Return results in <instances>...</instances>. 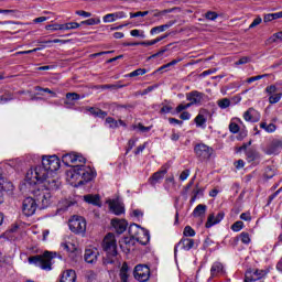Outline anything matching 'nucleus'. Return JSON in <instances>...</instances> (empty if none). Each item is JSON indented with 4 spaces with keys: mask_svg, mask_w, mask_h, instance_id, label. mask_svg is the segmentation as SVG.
Returning <instances> with one entry per match:
<instances>
[{
    "mask_svg": "<svg viewBox=\"0 0 282 282\" xmlns=\"http://www.w3.org/2000/svg\"><path fill=\"white\" fill-rule=\"evenodd\" d=\"M164 175H166V170H160V171L155 172L149 178V184H151V186H155V184H160L164 180Z\"/></svg>",
    "mask_w": 282,
    "mask_h": 282,
    "instance_id": "f3484780",
    "label": "nucleus"
},
{
    "mask_svg": "<svg viewBox=\"0 0 282 282\" xmlns=\"http://www.w3.org/2000/svg\"><path fill=\"white\" fill-rule=\"evenodd\" d=\"M72 177L76 180L79 186H83V184H87V182H91L96 177V172L82 163L80 165H75Z\"/></svg>",
    "mask_w": 282,
    "mask_h": 282,
    "instance_id": "7ed1b4c3",
    "label": "nucleus"
},
{
    "mask_svg": "<svg viewBox=\"0 0 282 282\" xmlns=\"http://www.w3.org/2000/svg\"><path fill=\"white\" fill-rule=\"evenodd\" d=\"M133 147H135V140L134 139H130L128 141V147L126 149V153H129V151H131L133 149Z\"/></svg>",
    "mask_w": 282,
    "mask_h": 282,
    "instance_id": "774afa93",
    "label": "nucleus"
},
{
    "mask_svg": "<svg viewBox=\"0 0 282 282\" xmlns=\"http://www.w3.org/2000/svg\"><path fill=\"white\" fill-rule=\"evenodd\" d=\"M44 188H37L33 191V195L40 205V208H48L52 205V192L61 188V181L48 176L44 181Z\"/></svg>",
    "mask_w": 282,
    "mask_h": 282,
    "instance_id": "f257e3e1",
    "label": "nucleus"
},
{
    "mask_svg": "<svg viewBox=\"0 0 282 282\" xmlns=\"http://www.w3.org/2000/svg\"><path fill=\"white\" fill-rule=\"evenodd\" d=\"M100 89H122V85H118V84H106V85H101Z\"/></svg>",
    "mask_w": 282,
    "mask_h": 282,
    "instance_id": "37998d69",
    "label": "nucleus"
},
{
    "mask_svg": "<svg viewBox=\"0 0 282 282\" xmlns=\"http://www.w3.org/2000/svg\"><path fill=\"white\" fill-rule=\"evenodd\" d=\"M265 275V272H263L262 270H253V276L256 279V281H259V279H263V276Z\"/></svg>",
    "mask_w": 282,
    "mask_h": 282,
    "instance_id": "bf43d9fd",
    "label": "nucleus"
},
{
    "mask_svg": "<svg viewBox=\"0 0 282 282\" xmlns=\"http://www.w3.org/2000/svg\"><path fill=\"white\" fill-rule=\"evenodd\" d=\"M219 14H217V12L215 11H208L207 13H205V19H207V21H215L216 19H218Z\"/></svg>",
    "mask_w": 282,
    "mask_h": 282,
    "instance_id": "a18cd8bd",
    "label": "nucleus"
},
{
    "mask_svg": "<svg viewBox=\"0 0 282 282\" xmlns=\"http://www.w3.org/2000/svg\"><path fill=\"white\" fill-rule=\"evenodd\" d=\"M67 100H80V95L78 93H67Z\"/></svg>",
    "mask_w": 282,
    "mask_h": 282,
    "instance_id": "603ef678",
    "label": "nucleus"
},
{
    "mask_svg": "<svg viewBox=\"0 0 282 282\" xmlns=\"http://www.w3.org/2000/svg\"><path fill=\"white\" fill-rule=\"evenodd\" d=\"M100 23L99 19L90 18L88 20L82 21L80 25H98Z\"/></svg>",
    "mask_w": 282,
    "mask_h": 282,
    "instance_id": "79ce46f5",
    "label": "nucleus"
},
{
    "mask_svg": "<svg viewBox=\"0 0 282 282\" xmlns=\"http://www.w3.org/2000/svg\"><path fill=\"white\" fill-rule=\"evenodd\" d=\"M10 100H14V97L10 93L0 96V105H6V102H10Z\"/></svg>",
    "mask_w": 282,
    "mask_h": 282,
    "instance_id": "4c0bfd02",
    "label": "nucleus"
},
{
    "mask_svg": "<svg viewBox=\"0 0 282 282\" xmlns=\"http://www.w3.org/2000/svg\"><path fill=\"white\" fill-rule=\"evenodd\" d=\"M248 162H254V160H259V152L254 149H249L246 152Z\"/></svg>",
    "mask_w": 282,
    "mask_h": 282,
    "instance_id": "7c9ffc66",
    "label": "nucleus"
},
{
    "mask_svg": "<svg viewBox=\"0 0 282 282\" xmlns=\"http://www.w3.org/2000/svg\"><path fill=\"white\" fill-rule=\"evenodd\" d=\"M159 85L155 84L153 86H149L148 88H145L142 93H140V96H147V94H151V91L158 89Z\"/></svg>",
    "mask_w": 282,
    "mask_h": 282,
    "instance_id": "864d4df0",
    "label": "nucleus"
},
{
    "mask_svg": "<svg viewBox=\"0 0 282 282\" xmlns=\"http://www.w3.org/2000/svg\"><path fill=\"white\" fill-rule=\"evenodd\" d=\"M173 25H175V21H169L165 24L152 28L150 31V34L153 35V34H160V32H166V30H169V28H173Z\"/></svg>",
    "mask_w": 282,
    "mask_h": 282,
    "instance_id": "4be33fe9",
    "label": "nucleus"
},
{
    "mask_svg": "<svg viewBox=\"0 0 282 282\" xmlns=\"http://www.w3.org/2000/svg\"><path fill=\"white\" fill-rule=\"evenodd\" d=\"M224 217H226V214L224 212H219L216 216L215 214H210L205 224V228H213V226L219 224L224 219Z\"/></svg>",
    "mask_w": 282,
    "mask_h": 282,
    "instance_id": "ddd939ff",
    "label": "nucleus"
},
{
    "mask_svg": "<svg viewBox=\"0 0 282 282\" xmlns=\"http://www.w3.org/2000/svg\"><path fill=\"white\" fill-rule=\"evenodd\" d=\"M69 230L75 235H85L87 232V220L83 216H73L68 220Z\"/></svg>",
    "mask_w": 282,
    "mask_h": 282,
    "instance_id": "423d86ee",
    "label": "nucleus"
},
{
    "mask_svg": "<svg viewBox=\"0 0 282 282\" xmlns=\"http://www.w3.org/2000/svg\"><path fill=\"white\" fill-rule=\"evenodd\" d=\"M72 206H74V202L68 199H62L57 205V213L59 215H63V213L67 212V209Z\"/></svg>",
    "mask_w": 282,
    "mask_h": 282,
    "instance_id": "b1692460",
    "label": "nucleus"
},
{
    "mask_svg": "<svg viewBox=\"0 0 282 282\" xmlns=\"http://www.w3.org/2000/svg\"><path fill=\"white\" fill-rule=\"evenodd\" d=\"M147 74L145 68H138L127 75L128 78H135V76H144Z\"/></svg>",
    "mask_w": 282,
    "mask_h": 282,
    "instance_id": "f704fd0d",
    "label": "nucleus"
},
{
    "mask_svg": "<svg viewBox=\"0 0 282 282\" xmlns=\"http://www.w3.org/2000/svg\"><path fill=\"white\" fill-rule=\"evenodd\" d=\"M261 21H263V19H261V17L256 18L252 23L249 25L250 30H252V28H257V25H261Z\"/></svg>",
    "mask_w": 282,
    "mask_h": 282,
    "instance_id": "e2e57ef3",
    "label": "nucleus"
},
{
    "mask_svg": "<svg viewBox=\"0 0 282 282\" xmlns=\"http://www.w3.org/2000/svg\"><path fill=\"white\" fill-rule=\"evenodd\" d=\"M56 257V253L52 251H45L43 254L29 257L28 261L31 265H36L41 270L50 272L52 270V259Z\"/></svg>",
    "mask_w": 282,
    "mask_h": 282,
    "instance_id": "20e7f679",
    "label": "nucleus"
},
{
    "mask_svg": "<svg viewBox=\"0 0 282 282\" xmlns=\"http://www.w3.org/2000/svg\"><path fill=\"white\" fill-rule=\"evenodd\" d=\"M265 91L267 94H269L270 96H273L274 94H276V91H279V88H276L275 85H271V86H268L265 88Z\"/></svg>",
    "mask_w": 282,
    "mask_h": 282,
    "instance_id": "5fc2aeb1",
    "label": "nucleus"
},
{
    "mask_svg": "<svg viewBox=\"0 0 282 282\" xmlns=\"http://www.w3.org/2000/svg\"><path fill=\"white\" fill-rule=\"evenodd\" d=\"M206 116L202 111L194 119L196 127H200L202 129H206Z\"/></svg>",
    "mask_w": 282,
    "mask_h": 282,
    "instance_id": "c756f323",
    "label": "nucleus"
},
{
    "mask_svg": "<svg viewBox=\"0 0 282 282\" xmlns=\"http://www.w3.org/2000/svg\"><path fill=\"white\" fill-rule=\"evenodd\" d=\"M110 206V210L115 214V215H122V213H124V207L122 205H120V203L112 200L109 204Z\"/></svg>",
    "mask_w": 282,
    "mask_h": 282,
    "instance_id": "cd10ccee",
    "label": "nucleus"
},
{
    "mask_svg": "<svg viewBox=\"0 0 282 282\" xmlns=\"http://www.w3.org/2000/svg\"><path fill=\"white\" fill-rule=\"evenodd\" d=\"M42 164L51 172V175L61 169V160L56 155L43 156Z\"/></svg>",
    "mask_w": 282,
    "mask_h": 282,
    "instance_id": "1a4fd4ad",
    "label": "nucleus"
},
{
    "mask_svg": "<svg viewBox=\"0 0 282 282\" xmlns=\"http://www.w3.org/2000/svg\"><path fill=\"white\" fill-rule=\"evenodd\" d=\"M239 237H240V241H242L246 246L250 243V234L242 231Z\"/></svg>",
    "mask_w": 282,
    "mask_h": 282,
    "instance_id": "c03bdc74",
    "label": "nucleus"
},
{
    "mask_svg": "<svg viewBox=\"0 0 282 282\" xmlns=\"http://www.w3.org/2000/svg\"><path fill=\"white\" fill-rule=\"evenodd\" d=\"M282 98V93H275L273 95H270L269 102L270 105H276Z\"/></svg>",
    "mask_w": 282,
    "mask_h": 282,
    "instance_id": "c9c22d12",
    "label": "nucleus"
},
{
    "mask_svg": "<svg viewBox=\"0 0 282 282\" xmlns=\"http://www.w3.org/2000/svg\"><path fill=\"white\" fill-rule=\"evenodd\" d=\"M61 282H76V271L67 270L62 274Z\"/></svg>",
    "mask_w": 282,
    "mask_h": 282,
    "instance_id": "a878e982",
    "label": "nucleus"
},
{
    "mask_svg": "<svg viewBox=\"0 0 282 282\" xmlns=\"http://www.w3.org/2000/svg\"><path fill=\"white\" fill-rule=\"evenodd\" d=\"M111 226L115 228L117 235H122V232L127 230L128 224L124 219L113 218L111 220Z\"/></svg>",
    "mask_w": 282,
    "mask_h": 282,
    "instance_id": "2eb2a0df",
    "label": "nucleus"
},
{
    "mask_svg": "<svg viewBox=\"0 0 282 282\" xmlns=\"http://www.w3.org/2000/svg\"><path fill=\"white\" fill-rule=\"evenodd\" d=\"M252 281H257L254 279V272L252 269H249L246 274H245V282H252Z\"/></svg>",
    "mask_w": 282,
    "mask_h": 282,
    "instance_id": "58836bf2",
    "label": "nucleus"
},
{
    "mask_svg": "<svg viewBox=\"0 0 282 282\" xmlns=\"http://www.w3.org/2000/svg\"><path fill=\"white\" fill-rule=\"evenodd\" d=\"M247 63H250V57L245 56V57H241L239 61H237L235 65H246Z\"/></svg>",
    "mask_w": 282,
    "mask_h": 282,
    "instance_id": "69168bd1",
    "label": "nucleus"
},
{
    "mask_svg": "<svg viewBox=\"0 0 282 282\" xmlns=\"http://www.w3.org/2000/svg\"><path fill=\"white\" fill-rule=\"evenodd\" d=\"M186 99L189 101L191 107H193V105H199V102H202L204 99V94L193 90L186 95Z\"/></svg>",
    "mask_w": 282,
    "mask_h": 282,
    "instance_id": "4468645a",
    "label": "nucleus"
},
{
    "mask_svg": "<svg viewBox=\"0 0 282 282\" xmlns=\"http://www.w3.org/2000/svg\"><path fill=\"white\" fill-rule=\"evenodd\" d=\"M169 51V47H164L161 51H159L158 53L151 55L150 57H148V61H151V58H158L159 56H162L165 52Z\"/></svg>",
    "mask_w": 282,
    "mask_h": 282,
    "instance_id": "4d7b16f0",
    "label": "nucleus"
},
{
    "mask_svg": "<svg viewBox=\"0 0 282 282\" xmlns=\"http://www.w3.org/2000/svg\"><path fill=\"white\" fill-rule=\"evenodd\" d=\"M269 43H276V41H282V32L274 33L271 37H269Z\"/></svg>",
    "mask_w": 282,
    "mask_h": 282,
    "instance_id": "49530a36",
    "label": "nucleus"
},
{
    "mask_svg": "<svg viewBox=\"0 0 282 282\" xmlns=\"http://www.w3.org/2000/svg\"><path fill=\"white\" fill-rule=\"evenodd\" d=\"M243 229V221L238 220L236 221L232 226H231V230H234V232H239V230Z\"/></svg>",
    "mask_w": 282,
    "mask_h": 282,
    "instance_id": "09e8293b",
    "label": "nucleus"
},
{
    "mask_svg": "<svg viewBox=\"0 0 282 282\" xmlns=\"http://www.w3.org/2000/svg\"><path fill=\"white\" fill-rule=\"evenodd\" d=\"M62 162L65 166H80V164H85V159L82 154L78 153H66L62 156Z\"/></svg>",
    "mask_w": 282,
    "mask_h": 282,
    "instance_id": "0eeeda50",
    "label": "nucleus"
},
{
    "mask_svg": "<svg viewBox=\"0 0 282 282\" xmlns=\"http://www.w3.org/2000/svg\"><path fill=\"white\" fill-rule=\"evenodd\" d=\"M184 237H195V229L191 228V226H186L183 231Z\"/></svg>",
    "mask_w": 282,
    "mask_h": 282,
    "instance_id": "de8ad7c7",
    "label": "nucleus"
},
{
    "mask_svg": "<svg viewBox=\"0 0 282 282\" xmlns=\"http://www.w3.org/2000/svg\"><path fill=\"white\" fill-rule=\"evenodd\" d=\"M195 246V240L192 238L183 237L180 242L174 248V254H177V249L181 248V250H193V247Z\"/></svg>",
    "mask_w": 282,
    "mask_h": 282,
    "instance_id": "f8f14e48",
    "label": "nucleus"
},
{
    "mask_svg": "<svg viewBox=\"0 0 282 282\" xmlns=\"http://www.w3.org/2000/svg\"><path fill=\"white\" fill-rule=\"evenodd\" d=\"M78 28H80V23L78 22H67L62 24V31L78 30Z\"/></svg>",
    "mask_w": 282,
    "mask_h": 282,
    "instance_id": "473e14b6",
    "label": "nucleus"
},
{
    "mask_svg": "<svg viewBox=\"0 0 282 282\" xmlns=\"http://www.w3.org/2000/svg\"><path fill=\"white\" fill-rule=\"evenodd\" d=\"M63 24L59 23H54V24H48L45 26V30H51V32H56L58 30L63 31Z\"/></svg>",
    "mask_w": 282,
    "mask_h": 282,
    "instance_id": "a19ab883",
    "label": "nucleus"
},
{
    "mask_svg": "<svg viewBox=\"0 0 282 282\" xmlns=\"http://www.w3.org/2000/svg\"><path fill=\"white\" fill-rule=\"evenodd\" d=\"M35 91H44L45 94H51V96H53V98H56V93H54L52 89L50 88H43L41 86H36L35 87Z\"/></svg>",
    "mask_w": 282,
    "mask_h": 282,
    "instance_id": "8fccbe9b",
    "label": "nucleus"
},
{
    "mask_svg": "<svg viewBox=\"0 0 282 282\" xmlns=\"http://www.w3.org/2000/svg\"><path fill=\"white\" fill-rule=\"evenodd\" d=\"M41 206L36 198L26 197L22 203V213L25 217H32L36 213V208Z\"/></svg>",
    "mask_w": 282,
    "mask_h": 282,
    "instance_id": "6e6552de",
    "label": "nucleus"
},
{
    "mask_svg": "<svg viewBox=\"0 0 282 282\" xmlns=\"http://www.w3.org/2000/svg\"><path fill=\"white\" fill-rule=\"evenodd\" d=\"M240 219H242V221H251L252 220V216H250V213H242L240 215Z\"/></svg>",
    "mask_w": 282,
    "mask_h": 282,
    "instance_id": "338daca9",
    "label": "nucleus"
},
{
    "mask_svg": "<svg viewBox=\"0 0 282 282\" xmlns=\"http://www.w3.org/2000/svg\"><path fill=\"white\" fill-rule=\"evenodd\" d=\"M135 241H138L139 243H141V246H147V243H149V241H151V236L149 235V231L147 230H141L139 236L134 238Z\"/></svg>",
    "mask_w": 282,
    "mask_h": 282,
    "instance_id": "393cba45",
    "label": "nucleus"
},
{
    "mask_svg": "<svg viewBox=\"0 0 282 282\" xmlns=\"http://www.w3.org/2000/svg\"><path fill=\"white\" fill-rule=\"evenodd\" d=\"M118 19H124V12H116V13H108L104 17V23H113V21H118Z\"/></svg>",
    "mask_w": 282,
    "mask_h": 282,
    "instance_id": "aec40b11",
    "label": "nucleus"
},
{
    "mask_svg": "<svg viewBox=\"0 0 282 282\" xmlns=\"http://www.w3.org/2000/svg\"><path fill=\"white\" fill-rule=\"evenodd\" d=\"M84 200L87 204H93V206H102V203H100V195L98 194H88L84 196Z\"/></svg>",
    "mask_w": 282,
    "mask_h": 282,
    "instance_id": "5701e85b",
    "label": "nucleus"
},
{
    "mask_svg": "<svg viewBox=\"0 0 282 282\" xmlns=\"http://www.w3.org/2000/svg\"><path fill=\"white\" fill-rule=\"evenodd\" d=\"M188 107H191V104H181L176 107V113H182V111L188 109Z\"/></svg>",
    "mask_w": 282,
    "mask_h": 282,
    "instance_id": "680f3d73",
    "label": "nucleus"
},
{
    "mask_svg": "<svg viewBox=\"0 0 282 282\" xmlns=\"http://www.w3.org/2000/svg\"><path fill=\"white\" fill-rule=\"evenodd\" d=\"M134 279L139 282H147L151 278V269L145 264H138L134 268Z\"/></svg>",
    "mask_w": 282,
    "mask_h": 282,
    "instance_id": "9b49d317",
    "label": "nucleus"
},
{
    "mask_svg": "<svg viewBox=\"0 0 282 282\" xmlns=\"http://www.w3.org/2000/svg\"><path fill=\"white\" fill-rule=\"evenodd\" d=\"M131 36H140L141 39H144V31H140L138 29H134L130 31Z\"/></svg>",
    "mask_w": 282,
    "mask_h": 282,
    "instance_id": "13d9d810",
    "label": "nucleus"
},
{
    "mask_svg": "<svg viewBox=\"0 0 282 282\" xmlns=\"http://www.w3.org/2000/svg\"><path fill=\"white\" fill-rule=\"evenodd\" d=\"M129 276H131L129 264H127V262H123L119 271V279L121 282H129Z\"/></svg>",
    "mask_w": 282,
    "mask_h": 282,
    "instance_id": "6ab92c4d",
    "label": "nucleus"
},
{
    "mask_svg": "<svg viewBox=\"0 0 282 282\" xmlns=\"http://www.w3.org/2000/svg\"><path fill=\"white\" fill-rule=\"evenodd\" d=\"M206 205H197L193 212L194 217H202V215H206Z\"/></svg>",
    "mask_w": 282,
    "mask_h": 282,
    "instance_id": "2f4dec72",
    "label": "nucleus"
},
{
    "mask_svg": "<svg viewBox=\"0 0 282 282\" xmlns=\"http://www.w3.org/2000/svg\"><path fill=\"white\" fill-rule=\"evenodd\" d=\"M224 272V264H221V262H215L210 269V279H215V276H221Z\"/></svg>",
    "mask_w": 282,
    "mask_h": 282,
    "instance_id": "a211bd4d",
    "label": "nucleus"
},
{
    "mask_svg": "<svg viewBox=\"0 0 282 282\" xmlns=\"http://www.w3.org/2000/svg\"><path fill=\"white\" fill-rule=\"evenodd\" d=\"M268 76V74H264V75H257V76H253V77H250L247 79V83H254L256 80H261V78H265Z\"/></svg>",
    "mask_w": 282,
    "mask_h": 282,
    "instance_id": "052dcab7",
    "label": "nucleus"
},
{
    "mask_svg": "<svg viewBox=\"0 0 282 282\" xmlns=\"http://www.w3.org/2000/svg\"><path fill=\"white\" fill-rule=\"evenodd\" d=\"M141 230H143V229L140 228V226H138L137 224L130 225L129 228H128V232L130 235V238L135 239L140 235Z\"/></svg>",
    "mask_w": 282,
    "mask_h": 282,
    "instance_id": "c85d7f7f",
    "label": "nucleus"
},
{
    "mask_svg": "<svg viewBox=\"0 0 282 282\" xmlns=\"http://www.w3.org/2000/svg\"><path fill=\"white\" fill-rule=\"evenodd\" d=\"M188 175H191V170H185V171H183V172L181 173L180 180H181L182 182H184V181L188 180Z\"/></svg>",
    "mask_w": 282,
    "mask_h": 282,
    "instance_id": "0e129e2a",
    "label": "nucleus"
},
{
    "mask_svg": "<svg viewBox=\"0 0 282 282\" xmlns=\"http://www.w3.org/2000/svg\"><path fill=\"white\" fill-rule=\"evenodd\" d=\"M282 144H281V141L279 140H274L272 141L265 149V153L267 155H272L274 154L275 151H278L279 148H281Z\"/></svg>",
    "mask_w": 282,
    "mask_h": 282,
    "instance_id": "bb28decb",
    "label": "nucleus"
},
{
    "mask_svg": "<svg viewBox=\"0 0 282 282\" xmlns=\"http://www.w3.org/2000/svg\"><path fill=\"white\" fill-rule=\"evenodd\" d=\"M10 188H12V183L0 175V191H10Z\"/></svg>",
    "mask_w": 282,
    "mask_h": 282,
    "instance_id": "72a5a7b5",
    "label": "nucleus"
},
{
    "mask_svg": "<svg viewBox=\"0 0 282 282\" xmlns=\"http://www.w3.org/2000/svg\"><path fill=\"white\" fill-rule=\"evenodd\" d=\"M50 177H52V174L43 164L31 169L26 173V180L30 184H43V182L47 181Z\"/></svg>",
    "mask_w": 282,
    "mask_h": 282,
    "instance_id": "39448f33",
    "label": "nucleus"
},
{
    "mask_svg": "<svg viewBox=\"0 0 282 282\" xmlns=\"http://www.w3.org/2000/svg\"><path fill=\"white\" fill-rule=\"evenodd\" d=\"M98 254H100L98 249H86L84 259L86 263H96L98 261Z\"/></svg>",
    "mask_w": 282,
    "mask_h": 282,
    "instance_id": "dca6fc26",
    "label": "nucleus"
},
{
    "mask_svg": "<svg viewBox=\"0 0 282 282\" xmlns=\"http://www.w3.org/2000/svg\"><path fill=\"white\" fill-rule=\"evenodd\" d=\"M102 249L106 251L104 265L116 263V257H118V245L116 243V236L113 234H108L104 238Z\"/></svg>",
    "mask_w": 282,
    "mask_h": 282,
    "instance_id": "f03ea898",
    "label": "nucleus"
},
{
    "mask_svg": "<svg viewBox=\"0 0 282 282\" xmlns=\"http://www.w3.org/2000/svg\"><path fill=\"white\" fill-rule=\"evenodd\" d=\"M86 111H89L90 116H94V118L105 119L108 116L107 111L96 107H86Z\"/></svg>",
    "mask_w": 282,
    "mask_h": 282,
    "instance_id": "412c9836",
    "label": "nucleus"
},
{
    "mask_svg": "<svg viewBox=\"0 0 282 282\" xmlns=\"http://www.w3.org/2000/svg\"><path fill=\"white\" fill-rule=\"evenodd\" d=\"M252 112H254V108H249L245 113L243 118L247 122H251L252 120Z\"/></svg>",
    "mask_w": 282,
    "mask_h": 282,
    "instance_id": "3c124183",
    "label": "nucleus"
},
{
    "mask_svg": "<svg viewBox=\"0 0 282 282\" xmlns=\"http://www.w3.org/2000/svg\"><path fill=\"white\" fill-rule=\"evenodd\" d=\"M194 153L200 162H206V160H210V155H213V148L204 143H198L194 148Z\"/></svg>",
    "mask_w": 282,
    "mask_h": 282,
    "instance_id": "9d476101",
    "label": "nucleus"
},
{
    "mask_svg": "<svg viewBox=\"0 0 282 282\" xmlns=\"http://www.w3.org/2000/svg\"><path fill=\"white\" fill-rule=\"evenodd\" d=\"M106 124H109V129H118V120L113 117L106 118Z\"/></svg>",
    "mask_w": 282,
    "mask_h": 282,
    "instance_id": "e433bc0d",
    "label": "nucleus"
},
{
    "mask_svg": "<svg viewBox=\"0 0 282 282\" xmlns=\"http://www.w3.org/2000/svg\"><path fill=\"white\" fill-rule=\"evenodd\" d=\"M218 107L220 109H228V107H230V99L224 98V99L218 100Z\"/></svg>",
    "mask_w": 282,
    "mask_h": 282,
    "instance_id": "ea45409f",
    "label": "nucleus"
},
{
    "mask_svg": "<svg viewBox=\"0 0 282 282\" xmlns=\"http://www.w3.org/2000/svg\"><path fill=\"white\" fill-rule=\"evenodd\" d=\"M239 124L235 123V122H230L229 123V131L230 133H239Z\"/></svg>",
    "mask_w": 282,
    "mask_h": 282,
    "instance_id": "6e6d98bb",
    "label": "nucleus"
}]
</instances>
